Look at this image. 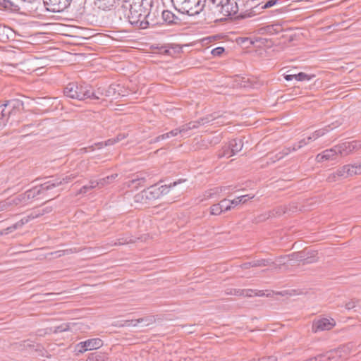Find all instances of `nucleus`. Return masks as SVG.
Masks as SVG:
<instances>
[{"instance_id":"obj_1","label":"nucleus","mask_w":361,"mask_h":361,"mask_svg":"<svg viewBox=\"0 0 361 361\" xmlns=\"http://www.w3.org/2000/svg\"><path fill=\"white\" fill-rule=\"evenodd\" d=\"M116 14L121 20H128L131 25L139 29H145L149 25L147 20L149 12L144 6V0H129L128 2L121 4Z\"/></svg>"},{"instance_id":"obj_2","label":"nucleus","mask_w":361,"mask_h":361,"mask_svg":"<svg viewBox=\"0 0 361 361\" xmlns=\"http://www.w3.org/2000/svg\"><path fill=\"white\" fill-rule=\"evenodd\" d=\"M180 15L193 16L200 14L205 7L206 0H171Z\"/></svg>"},{"instance_id":"obj_3","label":"nucleus","mask_w":361,"mask_h":361,"mask_svg":"<svg viewBox=\"0 0 361 361\" xmlns=\"http://www.w3.org/2000/svg\"><path fill=\"white\" fill-rule=\"evenodd\" d=\"M24 108V103L19 99H11L1 102L0 104L1 125L6 126L11 116H16Z\"/></svg>"},{"instance_id":"obj_4","label":"nucleus","mask_w":361,"mask_h":361,"mask_svg":"<svg viewBox=\"0 0 361 361\" xmlns=\"http://www.w3.org/2000/svg\"><path fill=\"white\" fill-rule=\"evenodd\" d=\"M104 344L103 341L99 338H89L77 343L74 346L75 355L78 356L86 351L97 350Z\"/></svg>"},{"instance_id":"obj_5","label":"nucleus","mask_w":361,"mask_h":361,"mask_svg":"<svg viewBox=\"0 0 361 361\" xmlns=\"http://www.w3.org/2000/svg\"><path fill=\"white\" fill-rule=\"evenodd\" d=\"M180 182V180L178 182L175 181L173 183H170L169 185H164L159 186L158 184H155L148 187L147 189H145L147 194L148 200L150 202L159 198L161 196L167 194L171 187L176 186Z\"/></svg>"},{"instance_id":"obj_6","label":"nucleus","mask_w":361,"mask_h":361,"mask_svg":"<svg viewBox=\"0 0 361 361\" xmlns=\"http://www.w3.org/2000/svg\"><path fill=\"white\" fill-rule=\"evenodd\" d=\"M46 11L61 13L71 6L73 0H42Z\"/></svg>"},{"instance_id":"obj_7","label":"nucleus","mask_w":361,"mask_h":361,"mask_svg":"<svg viewBox=\"0 0 361 361\" xmlns=\"http://www.w3.org/2000/svg\"><path fill=\"white\" fill-rule=\"evenodd\" d=\"M336 326V322L333 318H320L314 319L312 324V331L317 333L323 331H329Z\"/></svg>"},{"instance_id":"obj_8","label":"nucleus","mask_w":361,"mask_h":361,"mask_svg":"<svg viewBox=\"0 0 361 361\" xmlns=\"http://www.w3.org/2000/svg\"><path fill=\"white\" fill-rule=\"evenodd\" d=\"M77 100L84 101L88 98H95V93L92 91V86L85 82H77Z\"/></svg>"},{"instance_id":"obj_9","label":"nucleus","mask_w":361,"mask_h":361,"mask_svg":"<svg viewBox=\"0 0 361 361\" xmlns=\"http://www.w3.org/2000/svg\"><path fill=\"white\" fill-rule=\"evenodd\" d=\"M361 148V142L360 140H353L350 142H344L337 145L338 149L339 154L341 157L348 155L350 153L355 150H357Z\"/></svg>"},{"instance_id":"obj_10","label":"nucleus","mask_w":361,"mask_h":361,"mask_svg":"<svg viewBox=\"0 0 361 361\" xmlns=\"http://www.w3.org/2000/svg\"><path fill=\"white\" fill-rule=\"evenodd\" d=\"M44 191L45 190L40 187V185L35 186L32 188L25 191L24 193L19 195L17 197L14 199L13 202L16 204H18V202H21L22 200L26 201L33 199L37 195L43 193Z\"/></svg>"},{"instance_id":"obj_11","label":"nucleus","mask_w":361,"mask_h":361,"mask_svg":"<svg viewBox=\"0 0 361 361\" xmlns=\"http://www.w3.org/2000/svg\"><path fill=\"white\" fill-rule=\"evenodd\" d=\"M233 0H224L221 5L220 15L222 16L220 19L226 17H231L238 14V6L233 4Z\"/></svg>"},{"instance_id":"obj_12","label":"nucleus","mask_w":361,"mask_h":361,"mask_svg":"<svg viewBox=\"0 0 361 361\" xmlns=\"http://www.w3.org/2000/svg\"><path fill=\"white\" fill-rule=\"evenodd\" d=\"M352 176L350 172V164L345 165L336 170V172L330 174L327 178L329 182H334L337 180V178H347Z\"/></svg>"},{"instance_id":"obj_13","label":"nucleus","mask_w":361,"mask_h":361,"mask_svg":"<svg viewBox=\"0 0 361 361\" xmlns=\"http://www.w3.org/2000/svg\"><path fill=\"white\" fill-rule=\"evenodd\" d=\"M319 259L318 251L305 248L302 250L301 263L305 264H312Z\"/></svg>"},{"instance_id":"obj_14","label":"nucleus","mask_w":361,"mask_h":361,"mask_svg":"<svg viewBox=\"0 0 361 361\" xmlns=\"http://www.w3.org/2000/svg\"><path fill=\"white\" fill-rule=\"evenodd\" d=\"M163 20L167 25H182L183 19L180 15H176L169 10H164L161 13Z\"/></svg>"},{"instance_id":"obj_15","label":"nucleus","mask_w":361,"mask_h":361,"mask_svg":"<svg viewBox=\"0 0 361 361\" xmlns=\"http://www.w3.org/2000/svg\"><path fill=\"white\" fill-rule=\"evenodd\" d=\"M255 0H233V4L238 6V13L240 11V13L238 17L244 18L243 13L251 11L254 7Z\"/></svg>"},{"instance_id":"obj_16","label":"nucleus","mask_w":361,"mask_h":361,"mask_svg":"<svg viewBox=\"0 0 361 361\" xmlns=\"http://www.w3.org/2000/svg\"><path fill=\"white\" fill-rule=\"evenodd\" d=\"M338 154V149H337V145H336L334 147L326 149L322 153L317 154L316 160L318 162H322L326 160H334L336 159Z\"/></svg>"},{"instance_id":"obj_17","label":"nucleus","mask_w":361,"mask_h":361,"mask_svg":"<svg viewBox=\"0 0 361 361\" xmlns=\"http://www.w3.org/2000/svg\"><path fill=\"white\" fill-rule=\"evenodd\" d=\"M269 265H276V264L274 261L271 259H259L251 262H245L240 265V267L243 269H247L251 267H266Z\"/></svg>"},{"instance_id":"obj_18","label":"nucleus","mask_w":361,"mask_h":361,"mask_svg":"<svg viewBox=\"0 0 361 361\" xmlns=\"http://www.w3.org/2000/svg\"><path fill=\"white\" fill-rule=\"evenodd\" d=\"M262 8L267 9L272 7H275L274 10L271 12L283 13L286 10V7L283 5V1L282 0H267L262 3Z\"/></svg>"},{"instance_id":"obj_19","label":"nucleus","mask_w":361,"mask_h":361,"mask_svg":"<svg viewBox=\"0 0 361 361\" xmlns=\"http://www.w3.org/2000/svg\"><path fill=\"white\" fill-rule=\"evenodd\" d=\"M94 4L98 8L103 11L116 9L118 6L121 7V6L118 0H95Z\"/></svg>"},{"instance_id":"obj_20","label":"nucleus","mask_w":361,"mask_h":361,"mask_svg":"<svg viewBox=\"0 0 361 361\" xmlns=\"http://www.w3.org/2000/svg\"><path fill=\"white\" fill-rule=\"evenodd\" d=\"M145 182V178L140 177L138 174H134L131 179L124 183V185L132 189H137L139 187L144 186Z\"/></svg>"},{"instance_id":"obj_21","label":"nucleus","mask_w":361,"mask_h":361,"mask_svg":"<svg viewBox=\"0 0 361 361\" xmlns=\"http://www.w3.org/2000/svg\"><path fill=\"white\" fill-rule=\"evenodd\" d=\"M75 323H63L54 327L47 328L44 329V334H57L72 330Z\"/></svg>"},{"instance_id":"obj_22","label":"nucleus","mask_w":361,"mask_h":361,"mask_svg":"<svg viewBox=\"0 0 361 361\" xmlns=\"http://www.w3.org/2000/svg\"><path fill=\"white\" fill-rule=\"evenodd\" d=\"M77 82H69L63 88V95L67 98L77 99Z\"/></svg>"},{"instance_id":"obj_23","label":"nucleus","mask_w":361,"mask_h":361,"mask_svg":"<svg viewBox=\"0 0 361 361\" xmlns=\"http://www.w3.org/2000/svg\"><path fill=\"white\" fill-rule=\"evenodd\" d=\"M50 180L40 184V187L45 191L52 190L53 188L61 185V178L58 176L48 177Z\"/></svg>"},{"instance_id":"obj_24","label":"nucleus","mask_w":361,"mask_h":361,"mask_svg":"<svg viewBox=\"0 0 361 361\" xmlns=\"http://www.w3.org/2000/svg\"><path fill=\"white\" fill-rule=\"evenodd\" d=\"M116 87H119V85H111L109 87V89L105 91L104 95L106 97H109L111 94H114L116 92ZM92 91L95 93V98H88L89 99H99L100 96L104 95L102 91H101L100 88H98L97 90L94 89L92 87Z\"/></svg>"},{"instance_id":"obj_25","label":"nucleus","mask_w":361,"mask_h":361,"mask_svg":"<svg viewBox=\"0 0 361 361\" xmlns=\"http://www.w3.org/2000/svg\"><path fill=\"white\" fill-rule=\"evenodd\" d=\"M224 0H209L208 6L212 13L216 16H220L221 7Z\"/></svg>"},{"instance_id":"obj_26","label":"nucleus","mask_w":361,"mask_h":361,"mask_svg":"<svg viewBox=\"0 0 361 361\" xmlns=\"http://www.w3.org/2000/svg\"><path fill=\"white\" fill-rule=\"evenodd\" d=\"M0 7L13 12L21 13L20 7L10 0H0Z\"/></svg>"},{"instance_id":"obj_27","label":"nucleus","mask_w":361,"mask_h":361,"mask_svg":"<svg viewBox=\"0 0 361 361\" xmlns=\"http://www.w3.org/2000/svg\"><path fill=\"white\" fill-rule=\"evenodd\" d=\"M109 357L107 353L94 352L89 354L85 361H109Z\"/></svg>"},{"instance_id":"obj_28","label":"nucleus","mask_w":361,"mask_h":361,"mask_svg":"<svg viewBox=\"0 0 361 361\" xmlns=\"http://www.w3.org/2000/svg\"><path fill=\"white\" fill-rule=\"evenodd\" d=\"M243 146V140L240 138L232 139L228 142V148L231 149V152L234 155L242 149Z\"/></svg>"},{"instance_id":"obj_29","label":"nucleus","mask_w":361,"mask_h":361,"mask_svg":"<svg viewBox=\"0 0 361 361\" xmlns=\"http://www.w3.org/2000/svg\"><path fill=\"white\" fill-rule=\"evenodd\" d=\"M290 152V148H285L282 151L279 152L278 153L273 154L269 153L268 154L269 159L271 160V162L274 163L276 161H279L281 159H283L285 156L288 155Z\"/></svg>"},{"instance_id":"obj_30","label":"nucleus","mask_w":361,"mask_h":361,"mask_svg":"<svg viewBox=\"0 0 361 361\" xmlns=\"http://www.w3.org/2000/svg\"><path fill=\"white\" fill-rule=\"evenodd\" d=\"M13 345L20 350H23L27 348L32 349V348H35V343L30 339H27L20 342L14 343H13Z\"/></svg>"},{"instance_id":"obj_31","label":"nucleus","mask_w":361,"mask_h":361,"mask_svg":"<svg viewBox=\"0 0 361 361\" xmlns=\"http://www.w3.org/2000/svg\"><path fill=\"white\" fill-rule=\"evenodd\" d=\"M176 136V131L174 130V129L171 130V131L164 133L162 135H160L159 136H157L156 137L151 139L149 141V144H154L158 142H160L161 140L170 138L171 137Z\"/></svg>"},{"instance_id":"obj_32","label":"nucleus","mask_w":361,"mask_h":361,"mask_svg":"<svg viewBox=\"0 0 361 361\" xmlns=\"http://www.w3.org/2000/svg\"><path fill=\"white\" fill-rule=\"evenodd\" d=\"M24 224H25V222L22 219V220L16 222V224L11 225V226H8V227L0 231V235L9 234V233L13 232L14 231H16V229L22 227L24 225Z\"/></svg>"},{"instance_id":"obj_33","label":"nucleus","mask_w":361,"mask_h":361,"mask_svg":"<svg viewBox=\"0 0 361 361\" xmlns=\"http://www.w3.org/2000/svg\"><path fill=\"white\" fill-rule=\"evenodd\" d=\"M209 122H210V120L209 119V117H204V118H200L197 121H190L186 124L188 126V129H189V130H190L192 129L197 128L200 125H204V124L208 123Z\"/></svg>"},{"instance_id":"obj_34","label":"nucleus","mask_w":361,"mask_h":361,"mask_svg":"<svg viewBox=\"0 0 361 361\" xmlns=\"http://www.w3.org/2000/svg\"><path fill=\"white\" fill-rule=\"evenodd\" d=\"M133 200L135 203L141 204H147L149 202L148 200L147 194L145 189L140 192L136 194L133 197Z\"/></svg>"},{"instance_id":"obj_35","label":"nucleus","mask_w":361,"mask_h":361,"mask_svg":"<svg viewBox=\"0 0 361 361\" xmlns=\"http://www.w3.org/2000/svg\"><path fill=\"white\" fill-rule=\"evenodd\" d=\"M331 129H333V128H330V126H327L324 128L319 129L317 130H315L312 136L307 137V140H314L317 139L318 137L324 135L326 133L329 132Z\"/></svg>"},{"instance_id":"obj_36","label":"nucleus","mask_w":361,"mask_h":361,"mask_svg":"<svg viewBox=\"0 0 361 361\" xmlns=\"http://www.w3.org/2000/svg\"><path fill=\"white\" fill-rule=\"evenodd\" d=\"M286 212V208L284 206H279L274 209L268 212V217L267 218H272V217H276L280 216L283 214H284Z\"/></svg>"},{"instance_id":"obj_37","label":"nucleus","mask_w":361,"mask_h":361,"mask_svg":"<svg viewBox=\"0 0 361 361\" xmlns=\"http://www.w3.org/2000/svg\"><path fill=\"white\" fill-rule=\"evenodd\" d=\"M257 44L255 45L256 47H264L267 48L271 47L274 44V42L271 39H267L265 37H257L256 39Z\"/></svg>"},{"instance_id":"obj_38","label":"nucleus","mask_w":361,"mask_h":361,"mask_svg":"<svg viewBox=\"0 0 361 361\" xmlns=\"http://www.w3.org/2000/svg\"><path fill=\"white\" fill-rule=\"evenodd\" d=\"M233 292L232 293L235 295L238 296H244L250 298L253 296V293L255 292L252 289H233Z\"/></svg>"},{"instance_id":"obj_39","label":"nucleus","mask_w":361,"mask_h":361,"mask_svg":"<svg viewBox=\"0 0 361 361\" xmlns=\"http://www.w3.org/2000/svg\"><path fill=\"white\" fill-rule=\"evenodd\" d=\"M32 349L37 353L38 356L46 357H51V355L49 354L48 351L40 343H35V347L32 348Z\"/></svg>"},{"instance_id":"obj_40","label":"nucleus","mask_w":361,"mask_h":361,"mask_svg":"<svg viewBox=\"0 0 361 361\" xmlns=\"http://www.w3.org/2000/svg\"><path fill=\"white\" fill-rule=\"evenodd\" d=\"M254 197V195L250 196V195H242L240 197H238L236 199H234L231 201V204L233 207H236L239 204H245L249 199H252Z\"/></svg>"},{"instance_id":"obj_41","label":"nucleus","mask_w":361,"mask_h":361,"mask_svg":"<svg viewBox=\"0 0 361 361\" xmlns=\"http://www.w3.org/2000/svg\"><path fill=\"white\" fill-rule=\"evenodd\" d=\"M10 29L8 27L0 25V42H6L8 40V33Z\"/></svg>"},{"instance_id":"obj_42","label":"nucleus","mask_w":361,"mask_h":361,"mask_svg":"<svg viewBox=\"0 0 361 361\" xmlns=\"http://www.w3.org/2000/svg\"><path fill=\"white\" fill-rule=\"evenodd\" d=\"M118 176L117 173H114L110 176H107L106 177L99 179V183H100V188L104 187L106 185H108L113 182L116 178Z\"/></svg>"},{"instance_id":"obj_43","label":"nucleus","mask_w":361,"mask_h":361,"mask_svg":"<svg viewBox=\"0 0 361 361\" xmlns=\"http://www.w3.org/2000/svg\"><path fill=\"white\" fill-rule=\"evenodd\" d=\"M315 77V75H309L304 72H300L297 74H294V79L297 81H305L310 80Z\"/></svg>"},{"instance_id":"obj_44","label":"nucleus","mask_w":361,"mask_h":361,"mask_svg":"<svg viewBox=\"0 0 361 361\" xmlns=\"http://www.w3.org/2000/svg\"><path fill=\"white\" fill-rule=\"evenodd\" d=\"M137 324L143 323L145 326H149V324L155 322V318L153 315L146 316L137 319Z\"/></svg>"},{"instance_id":"obj_45","label":"nucleus","mask_w":361,"mask_h":361,"mask_svg":"<svg viewBox=\"0 0 361 361\" xmlns=\"http://www.w3.org/2000/svg\"><path fill=\"white\" fill-rule=\"evenodd\" d=\"M234 154H233V152H231V149H230V147L228 148V145L224 146L222 147L221 150L219 153V157H231Z\"/></svg>"},{"instance_id":"obj_46","label":"nucleus","mask_w":361,"mask_h":361,"mask_svg":"<svg viewBox=\"0 0 361 361\" xmlns=\"http://www.w3.org/2000/svg\"><path fill=\"white\" fill-rule=\"evenodd\" d=\"M118 322H119V324H117L116 326H120V327L130 326H136L138 324L137 322V319H126V320L120 321Z\"/></svg>"},{"instance_id":"obj_47","label":"nucleus","mask_w":361,"mask_h":361,"mask_svg":"<svg viewBox=\"0 0 361 361\" xmlns=\"http://www.w3.org/2000/svg\"><path fill=\"white\" fill-rule=\"evenodd\" d=\"M222 212H227L231 210L233 207L231 204V201L226 199H224L219 202Z\"/></svg>"},{"instance_id":"obj_48","label":"nucleus","mask_w":361,"mask_h":361,"mask_svg":"<svg viewBox=\"0 0 361 361\" xmlns=\"http://www.w3.org/2000/svg\"><path fill=\"white\" fill-rule=\"evenodd\" d=\"M330 361L331 357L326 356V354H319L317 356L310 357V359L306 360L305 361Z\"/></svg>"},{"instance_id":"obj_49","label":"nucleus","mask_w":361,"mask_h":361,"mask_svg":"<svg viewBox=\"0 0 361 361\" xmlns=\"http://www.w3.org/2000/svg\"><path fill=\"white\" fill-rule=\"evenodd\" d=\"M238 43L245 44L246 47H249L250 45L252 44L255 47L257 44L256 39L255 41H252L250 38L248 37H240L238 40Z\"/></svg>"},{"instance_id":"obj_50","label":"nucleus","mask_w":361,"mask_h":361,"mask_svg":"<svg viewBox=\"0 0 361 361\" xmlns=\"http://www.w3.org/2000/svg\"><path fill=\"white\" fill-rule=\"evenodd\" d=\"M222 210L221 209V206L219 203L214 204L210 207V214L212 215H219L222 213Z\"/></svg>"},{"instance_id":"obj_51","label":"nucleus","mask_w":361,"mask_h":361,"mask_svg":"<svg viewBox=\"0 0 361 361\" xmlns=\"http://www.w3.org/2000/svg\"><path fill=\"white\" fill-rule=\"evenodd\" d=\"M290 260H297L301 262L302 251L295 252L287 255Z\"/></svg>"},{"instance_id":"obj_52","label":"nucleus","mask_w":361,"mask_h":361,"mask_svg":"<svg viewBox=\"0 0 361 361\" xmlns=\"http://www.w3.org/2000/svg\"><path fill=\"white\" fill-rule=\"evenodd\" d=\"M350 172L352 173V176L356 174H360L361 164H355L353 165L350 164Z\"/></svg>"},{"instance_id":"obj_53","label":"nucleus","mask_w":361,"mask_h":361,"mask_svg":"<svg viewBox=\"0 0 361 361\" xmlns=\"http://www.w3.org/2000/svg\"><path fill=\"white\" fill-rule=\"evenodd\" d=\"M224 52L225 49L222 47H216L211 51V54L214 56H221Z\"/></svg>"},{"instance_id":"obj_54","label":"nucleus","mask_w":361,"mask_h":361,"mask_svg":"<svg viewBox=\"0 0 361 361\" xmlns=\"http://www.w3.org/2000/svg\"><path fill=\"white\" fill-rule=\"evenodd\" d=\"M358 302V300L352 299L350 301L345 303V307L348 310H350L356 307V303Z\"/></svg>"},{"instance_id":"obj_55","label":"nucleus","mask_w":361,"mask_h":361,"mask_svg":"<svg viewBox=\"0 0 361 361\" xmlns=\"http://www.w3.org/2000/svg\"><path fill=\"white\" fill-rule=\"evenodd\" d=\"M76 178V175L75 174H70L68 176H64L63 178H61V185L64 183H68L73 180L74 178Z\"/></svg>"},{"instance_id":"obj_56","label":"nucleus","mask_w":361,"mask_h":361,"mask_svg":"<svg viewBox=\"0 0 361 361\" xmlns=\"http://www.w3.org/2000/svg\"><path fill=\"white\" fill-rule=\"evenodd\" d=\"M174 130L176 131V135H178V134H182L188 132L189 129H188L187 124H184L180 126L179 128H175Z\"/></svg>"},{"instance_id":"obj_57","label":"nucleus","mask_w":361,"mask_h":361,"mask_svg":"<svg viewBox=\"0 0 361 361\" xmlns=\"http://www.w3.org/2000/svg\"><path fill=\"white\" fill-rule=\"evenodd\" d=\"M92 189H93L92 185H84L80 189V190L78 192L77 195L85 194Z\"/></svg>"},{"instance_id":"obj_58","label":"nucleus","mask_w":361,"mask_h":361,"mask_svg":"<svg viewBox=\"0 0 361 361\" xmlns=\"http://www.w3.org/2000/svg\"><path fill=\"white\" fill-rule=\"evenodd\" d=\"M256 361H277V358L274 355H270L267 357H262L259 358L257 360H256Z\"/></svg>"},{"instance_id":"obj_59","label":"nucleus","mask_w":361,"mask_h":361,"mask_svg":"<svg viewBox=\"0 0 361 361\" xmlns=\"http://www.w3.org/2000/svg\"><path fill=\"white\" fill-rule=\"evenodd\" d=\"M278 29H281L280 26L278 25H270V26H267V30L269 32H275L276 33L278 32Z\"/></svg>"},{"instance_id":"obj_60","label":"nucleus","mask_w":361,"mask_h":361,"mask_svg":"<svg viewBox=\"0 0 361 361\" xmlns=\"http://www.w3.org/2000/svg\"><path fill=\"white\" fill-rule=\"evenodd\" d=\"M221 116L219 115V113L214 112L213 114H211L207 116L206 117H209V119L210 120V121H212L215 120Z\"/></svg>"},{"instance_id":"obj_61","label":"nucleus","mask_w":361,"mask_h":361,"mask_svg":"<svg viewBox=\"0 0 361 361\" xmlns=\"http://www.w3.org/2000/svg\"><path fill=\"white\" fill-rule=\"evenodd\" d=\"M126 137H127V135H126L125 133H119L114 138L116 140V142H118L123 140V139H125Z\"/></svg>"},{"instance_id":"obj_62","label":"nucleus","mask_w":361,"mask_h":361,"mask_svg":"<svg viewBox=\"0 0 361 361\" xmlns=\"http://www.w3.org/2000/svg\"><path fill=\"white\" fill-rule=\"evenodd\" d=\"M288 258L287 255H281L277 257V260L280 263V264H285L286 262L284 261L285 259Z\"/></svg>"},{"instance_id":"obj_63","label":"nucleus","mask_w":361,"mask_h":361,"mask_svg":"<svg viewBox=\"0 0 361 361\" xmlns=\"http://www.w3.org/2000/svg\"><path fill=\"white\" fill-rule=\"evenodd\" d=\"M283 78L286 81H290L294 79V74H284Z\"/></svg>"},{"instance_id":"obj_64","label":"nucleus","mask_w":361,"mask_h":361,"mask_svg":"<svg viewBox=\"0 0 361 361\" xmlns=\"http://www.w3.org/2000/svg\"><path fill=\"white\" fill-rule=\"evenodd\" d=\"M115 143H116V140L114 137L108 139L106 141H105V145H113Z\"/></svg>"}]
</instances>
